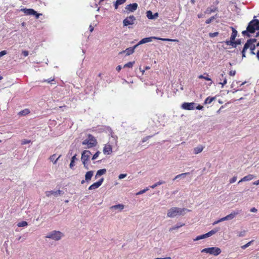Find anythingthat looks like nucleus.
<instances>
[{
  "mask_svg": "<svg viewBox=\"0 0 259 259\" xmlns=\"http://www.w3.org/2000/svg\"><path fill=\"white\" fill-rule=\"evenodd\" d=\"M256 30H259V20L254 19L249 23L246 30L243 31L242 33L243 35L250 37L249 33H253Z\"/></svg>",
  "mask_w": 259,
  "mask_h": 259,
  "instance_id": "1",
  "label": "nucleus"
},
{
  "mask_svg": "<svg viewBox=\"0 0 259 259\" xmlns=\"http://www.w3.org/2000/svg\"><path fill=\"white\" fill-rule=\"evenodd\" d=\"M64 236V235L62 232L53 230L48 233L45 237L57 241L61 240Z\"/></svg>",
  "mask_w": 259,
  "mask_h": 259,
  "instance_id": "2",
  "label": "nucleus"
},
{
  "mask_svg": "<svg viewBox=\"0 0 259 259\" xmlns=\"http://www.w3.org/2000/svg\"><path fill=\"white\" fill-rule=\"evenodd\" d=\"M186 210V209L176 207H171L170 208L167 213V217L168 218H174L178 215H181L183 214V212Z\"/></svg>",
  "mask_w": 259,
  "mask_h": 259,
  "instance_id": "3",
  "label": "nucleus"
},
{
  "mask_svg": "<svg viewBox=\"0 0 259 259\" xmlns=\"http://www.w3.org/2000/svg\"><path fill=\"white\" fill-rule=\"evenodd\" d=\"M97 144L96 138L91 134L88 136V138L84 140L82 142L83 145H87L85 148H90L96 146Z\"/></svg>",
  "mask_w": 259,
  "mask_h": 259,
  "instance_id": "4",
  "label": "nucleus"
},
{
  "mask_svg": "<svg viewBox=\"0 0 259 259\" xmlns=\"http://www.w3.org/2000/svg\"><path fill=\"white\" fill-rule=\"evenodd\" d=\"M153 39H159L161 40L162 41H178V40L177 39H172L169 38H159L155 36H152V37H145L143 39H142L137 45H138V46L145 44L147 42H151L152 41Z\"/></svg>",
  "mask_w": 259,
  "mask_h": 259,
  "instance_id": "5",
  "label": "nucleus"
},
{
  "mask_svg": "<svg viewBox=\"0 0 259 259\" xmlns=\"http://www.w3.org/2000/svg\"><path fill=\"white\" fill-rule=\"evenodd\" d=\"M201 252L217 256L221 253V250L219 247H212L204 248L201 251Z\"/></svg>",
  "mask_w": 259,
  "mask_h": 259,
  "instance_id": "6",
  "label": "nucleus"
},
{
  "mask_svg": "<svg viewBox=\"0 0 259 259\" xmlns=\"http://www.w3.org/2000/svg\"><path fill=\"white\" fill-rule=\"evenodd\" d=\"M21 11L23 12L24 14L27 15H35L36 18L38 19L39 16L41 15V14L37 13L33 9H21Z\"/></svg>",
  "mask_w": 259,
  "mask_h": 259,
  "instance_id": "7",
  "label": "nucleus"
},
{
  "mask_svg": "<svg viewBox=\"0 0 259 259\" xmlns=\"http://www.w3.org/2000/svg\"><path fill=\"white\" fill-rule=\"evenodd\" d=\"M91 155V152L89 150L83 151L81 155V160L83 165H85V162H87Z\"/></svg>",
  "mask_w": 259,
  "mask_h": 259,
  "instance_id": "8",
  "label": "nucleus"
},
{
  "mask_svg": "<svg viewBox=\"0 0 259 259\" xmlns=\"http://www.w3.org/2000/svg\"><path fill=\"white\" fill-rule=\"evenodd\" d=\"M135 20L136 18L134 16H130L123 20V25L126 26L130 25H133Z\"/></svg>",
  "mask_w": 259,
  "mask_h": 259,
  "instance_id": "9",
  "label": "nucleus"
},
{
  "mask_svg": "<svg viewBox=\"0 0 259 259\" xmlns=\"http://www.w3.org/2000/svg\"><path fill=\"white\" fill-rule=\"evenodd\" d=\"M195 103L193 102L187 103L185 102L182 105V108L185 110H191L195 108Z\"/></svg>",
  "mask_w": 259,
  "mask_h": 259,
  "instance_id": "10",
  "label": "nucleus"
},
{
  "mask_svg": "<svg viewBox=\"0 0 259 259\" xmlns=\"http://www.w3.org/2000/svg\"><path fill=\"white\" fill-rule=\"evenodd\" d=\"M232 32L231 36L230 37V40H226V43L227 45H232V44H234L233 42V40H235V39L237 35V31L234 28H232Z\"/></svg>",
  "mask_w": 259,
  "mask_h": 259,
  "instance_id": "11",
  "label": "nucleus"
},
{
  "mask_svg": "<svg viewBox=\"0 0 259 259\" xmlns=\"http://www.w3.org/2000/svg\"><path fill=\"white\" fill-rule=\"evenodd\" d=\"M104 178H101L99 181L94 183L92 185H91L89 188V190H92L98 188L102 184Z\"/></svg>",
  "mask_w": 259,
  "mask_h": 259,
  "instance_id": "12",
  "label": "nucleus"
},
{
  "mask_svg": "<svg viewBox=\"0 0 259 259\" xmlns=\"http://www.w3.org/2000/svg\"><path fill=\"white\" fill-rule=\"evenodd\" d=\"M137 8L138 4L137 3H133L127 5L125 7V9L130 12H134L137 9Z\"/></svg>",
  "mask_w": 259,
  "mask_h": 259,
  "instance_id": "13",
  "label": "nucleus"
},
{
  "mask_svg": "<svg viewBox=\"0 0 259 259\" xmlns=\"http://www.w3.org/2000/svg\"><path fill=\"white\" fill-rule=\"evenodd\" d=\"M138 46V45H136L134 46L133 47H130L127 48L125 50L120 52V54H122V53H126V55L129 56L132 54L134 51L135 49Z\"/></svg>",
  "mask_w": 259,
  "mask_h": 259,
  "instance_id": "14",
  "label": "nucleus"
},
{
  "mask_svg": "<svg viewBox=\"0 0 259 259\" xmlns=\"http://www.w3.org/2000/svg\"><path fill=\"white\" fill-rule=\"evenodd\" d=\"M61 191L57 190V191H48L46 192V195L47 197H50L51 195H53L55 197H57L61 194Z\"/></svg>",
  "mask_w": 259,
  "mask_h": 259,
  "instance_id": "15",
  "label": "nucleus"
},
{
  "mask_svg": "<svg viewBox=\"0 0 259 259\" xmlns=\"http://www.w3.org/2000/svg\"><path fill=\"white\" fill-rule=\"evenodd\" d=\"M103 152L105 154H111L112 152V146L110 144L105 145L103 148Z\"/></svg>",
  "mask_w": 259,
  "mask_h": 259,
  "instance_id": "16",
  "label": "nucleus"
},
{
  "mask_svg": "<svg viewBox=\"0 0 259 259\" xmlns=\"http://www.w3.org/2000/svg\"><path fill=\"white\" fill-rule=\"evenodd\" d=\"M254 178H255V176H254L253 175H251V174L248 175L244 177L243 178H242L238 182V183H240L242 182L250 181V180H252L253 179H254Z\"/></svg>",
  "mask_w": 259,
  "mask_h": 259,
  "instance_id": "17",
  "label": "nucleus"
},
{
  "mask_svg": "<svg viewBox=\"0 0 259 259\" xmlns=\"http://www.w3.org/2000/svg\"><path fill=\"white\" fill-rule=\"evenodd\" d=\"M124 208V205L118 204L117 205H113L110 207L111 210H118V211H121Z\"/></svg>",
  "mask_w": 259,
  "mask_h": 259,
  "instance_id": "18",
  "label": "nucleus"
},
{
  "mask_svg": "<svg viewBox=\"0 0 259 259\" xmlns=\"http://www.w3.org/2000/svg\"><path fill=\"white\" fill-rule=\"evenodd\" d=\"M94 175V171L91 170L86 172L85 175V179L86 182H89L92 179Z\"/></svg>",
  "mask_w": 259,
  "mask_h": 259,
  "instance_id": "19",
  "label": "nucleus"
},
{
  "mask_svg": "<svg viewBox=\"0 0 259 259\" xmlns=\"http://www.w3.org/2000/svg\"><path fill=\"white\" fill-rule=\"evenodd\" d=\"M203 146L202 145H198L197 147H195L193 149V153L195 154H197L198 153H200L203 150Z\"/></svg>",
  "mask_w": 259,
  "mask_h": 259,
  "instance_id": "20",
  "label": "nucleus"
},
{
  "mask_svg": "<svg viewBox=\"0 0 259 259\" xmlns=\"http://www.w3.org/2000/svg\"><path fill=\"white\" fill-rule=\"evenodd\" d=\"M220 80L223 81V82H220V84H222V88H223L227 82V78L224 77V74L222 73L220 77Z\"/></svg>",
  "mask_w": 259,
  "mask_h": 259,
  "instance_id": "21",
  "label": "nucleus"
},
{
  "mask_svg": "<svg viewBox=\"0 0 259 259\" xmlns=\"http://www.w3.org/2000/svg\"><path fill=\"white\" fill-rule=\"evenodd\" d=\"M106 172V169H101L98 170L96 173L95 178L97 179L99 177L104 175Z\"/></svg>",
  "mask_w": 259,
  "mask_h": 259,
  "instance_id": "22",
  "label": "nucleus"
},
{
  "mask_svg": "<svg viewBox=\"0 0 259 259\" xmlns=\"http://www.w3.org/2000/svg\"><path fill=\"white\" fill-rule=\"evenodd\" d=\"M238 212H232L231 213L227 215V216H226V220H231L232 219H233V218H235V217L238 214Z\"/></svg>",
  "mask_w": 259,
  "mask_h": 259,
  "instance_id": "23",
  "label": "nucleus"
},
{
  "mask_svg": "<svg viewBox=\"0 0 259 259\" xmlns=\"http://www.w3.org/2000/svg\"><path fill=\"white\" fill-rule=\"evenodd\" d=\"M247 233V231L245 230H243L241 231H236V233L237 234V236L239 237H242L245 236Z\"/></svg>",
  "mask_w": 259,
  "mask_h": 259,
  "instance_id": "24",
  "label": "nucleus"
},
{
  "mask_svg": "<svg viewBox=\"0 0 259 259\" xmlns=\"http://www.w3.org/2000/svg\"><path fill=\"white\" fill-rule=\"evenodd\" d=\"M61 155H59L58 157H56V154H53L50 157V160L54 163V164L56 163L57 160L60 157Z\"/></svg>",
  "mask_w": 259,
  "mask_h": 259,
  "instance_id": "25",
  "label": "nucleus"
},
{
  "mask_svg": "<svg viewBox=\"0 0 259 259\" xmlns=\"http://www.w3.org/2000/svg\"><path fill=\"white\" fill-rule=\"evenodd\" d=\"M189 172H185V173H183V174H180V175H178L177 176H176L175 178L173 179V180H176L178 179H179V178H182V179H184L185 178V177L189 175Z\"/></svg>",
  "mask_w": 259,
  "mask_h": 259,
  "instance_id": "26",
  "label": "nucleus"
},
{
  "mask_svg": "<svg viewBox=\"0 0 259 259\" xmlns=\"http://www.w3.org/2000/svg\"><path fill=\"white\" fill-rule=\"evenodd\" d=\"M215 99V97H207L205 101H204V104H210L213 101H214V100Z\"/></svg>",
  "mask_w": 259,
  "mask_h": 259,
  "instance_id": "27",
  "label": "nucleus"
},
{
  "mask_svg": "<svg viewBox=\"0 0 259 259\" xmlns=\"http://www.w3.org/2000/svg\"><path fill=\"white\" fill-rule=\"evenodd\" d=\"M218 231V230H212L208 232V233L205 234V238L209 237L212 235L214 234L217 232Z\"/></svg>",
  "mask_w": 259,
  "mask_h": 259,
  "instance_id": "28",
  "label": "nucleus"
},
{
  "mask_svg": "<svg viewBox=\"0 0 259 259\" xmlns=\"http://www.w3.org/2000/svg\"><path fill=\"white\" fill-rule=\"evenodd\" d=\"M29 113H30L29 110L28 109H25L21 111L20 112H19V115L24 116V115H27Z\"/></svg>",
  "mask_w": 259,
  "mask_h": 259,
  "instance_id": "29",
  "label": "nucleus"
},
{
  "mask_svg": "<svg viewBox=\"0 0 259 259\" xmlns=\"http://www.w3.org/2000/svg\"><path fill=\"white\" fill-rule=\"evenodd\" d=\"M146 16L149 19H154L153 14L151 11H147L146 12Z\"/></svg>",
  "mask_w": 259,
  "mask_h": 259,
  "instance_id": "30",
  "label": "nucleus"
},
{
  "mask_svg": "<svg viewBox=\"0 0 259 259\" xmlns=\"http://www.w3.org/2000/svg\"><path fill=\"white\" fill-rule=\"evenodd\" d=\"M43 82H48L49 83H51L52 84L56 83L54 78H50L48 79H45L44 80H43Z\"/></svg>",
  "mask_w": 259,
  "mask_h": 259,
  "instance_id": "31",
  "label": "nucleus"
},
{
  "mask_svg": "<svg viewBox=\"0 0 259 259\" xmlns=\"http://www.w3.org/2000/svg\"><path fill=\"white\" fill-rule=\"evenodd\" d=\"M251 45V40H247V42L245 43V44L244 46L243 50L244 51L247 50L248 49L250 48Z\"/></svg>",
  "mask_w": 259,
  "mask_h": 259,
  "instance_id": "32",
  "label": "nucleus"
},
{
  "mask_svg": "<svg viewBox=\"0 0 259 259\" xmlns=\"http://www.w3.org/2000/svg\"><path fill=\"white\" fill-rule=\"evenodd\" d=\"M164 183V182L162 181H159V182L156 183L155 184H154V185L150 186V188H152V189H154L155 188V187H156L157 186H159V185H160L161 184H163Z\"/></svg>",
  "mask_w": 259,
  "mask_h": 259,
  "instance_id": "33",
  "label": "nucleus"
},
{
  "mask_svg": "<svg viewBox=\"0 0 259 259\" xmlns=\"http://www.w3.org/2000/svg\"><path fill=\"white\" fill-rule=\"evenodd\" d=\"M75 160H76V155H74L71 158V162L69 165L70 168H72V167L74 166V162Z\"/></svg>",
  "mask_w": 259,
  "mask_h": 259,
  "instance_id": "34",
  "label": "nucleus"
},
{
  "mask_svg": "<svg viewBox=\"0 0 259 259\" xmlns=\"http://www.w3.org/2000/svg\"><path fill=\"white\" fill-rule=\"evenodd\" d=\"M233 42L234 44H232V45H230V46H232L233 48H236L237 47V45L241 44V40L240 39H237L236 41L233 40Z\"/></svg>",
  "mask_w": 259,
  "mask_h": 259,
  "instance_id": "35",
  "label": "nucleus"
},
{
  "mask_svg": "<svg viewBox=\"0 0 259 259\" xmlns=\"http://www.w3.org/2000/svg\"><path fill=\"white\" fill-rule=\"evenodd\" d=\"M254 242L253 240H251L249 242H248L247 243H246V244L242 246L241 247L242 249H246L247 247H249L251 244H252V243Z\"/></svg>",
  "mask_w": 259,
  "mask_h": 259,
  "instance_id": "36",
  "label": "nucleus"
},
{
  "mask_svg": "<svg viewBox=\"0 0 259 259\" xmlns=\"http://www.w3.org/2000/svg\"><path fill=\"white\" fill-rule=\"evenodd\" d=\"M27 225H28V224H27V222H26V221H22V222H21L17 224V226L19 227H22L27 226Z\"/></svg>",
  "mask_w": 259,
  "mask_h": 259,
  "instance_id": "37",
  "label": "nucleus"
},
{
  "mask_svg": "<svg viewBox=\"0 0 259 259\" xmlns=\"http://www.w3.org/2000/svg\"><path fill=\"white\" fill-rule=\"evenodd\" d=\"M134 63H135L134 61L128 62L127 63L125 64L124 65L123 67L124 68H125V67L132 68Z\"/></svg>",
  "mask_w": 259,
  "mask_h": 259,
  "instance_id": "38",
  "label": "nucleus"
},
{
  "mask_svg": "<svg viewBox=\"0 0 259 259\" xmlns=\"http://www.w3.org/2000/svg\"><path fill=\"white\" fill-rule=\"evenodd\" d=\"M216 10V9L215 8H208L206 10V11H205V13H207V14H210L212 12H214Z\"/></svg>",
  "mask_w": 259,
  "mask_h": 259,
  "instance_id": "39",
  "label": "nucleus"
},
{
  "mask_svg": "<svg viewBox=\"0 0 259 259\" xmlns=\"http://www.w3.org/2000/svg\"><path fill=\"white\" fill-rule=\"evenodd\" d=\"M148 190H149V187H147L145 189H143L142 190L140 191L139 192H137L136 193V195H139L145 193Z\"/></svg>",
  "mask_w": 259,
  "mask_h": 259,
  "instance_id": "40",
  "label": "nucleus"
},
{
  "mask_svg": "<svg viewBox=\"0 0 259 259\" xmlns=\"http://www.w3.org/2000/svg\"><path fill=\"white\" fill-rule=\"evenodd\" d=\"M206 238L205 236V234H203L201 235L198 236L196 238L194 239V241H198L201 239H203Z\"/></svg>",
  "mask_w": 259,
  "mask_h": 259,
  "instance_id": "41",
  "label": "nucleus"
},
{
  "mask_svg": "<svg viewBox=\"0 0 259 259\" xmlns=\"http://www.w3.org/2000/svg\"><path fill=\"white\" fill-rule=\"evenodd\" d=\"M199 78H203V79H204L206 80H209V81H210L211 80V79L210 78H209L208 77V75L207 74L206 76H204L203 75H200L199 76Z\"/></svg>",
  "mask_w": 259,
  "mask_h": 259,
  "instance_id": "42",
  "label": "nucleus"
},
{
  "mask_svg": "<svg viewBox=\"0 0 259 259\" xmlns=\"http://www.w3.org/2000/svg\"><path fill=\"white\" fill-rule=\"evenodd\" d=\"M218 34H219V32H213V33H209V36L210 37H215V36H218Z\"/></svg>",
  "mask_w": 259,
  "mask_h": 259,
  "instance_id": "43",
  "label": "nucleus"
},
{
  "mask_svg": "<svg viewBox=\"0 0 259 259\" xmlns=\"http://www.w3.org/2000/svg\"><path fill=\"white\" fill-rule=\"evenodd\" d=\"M100 154V152L97 151L93 156L92 160H95L98 158L99 154Z\"/></svg>",
  "mask_w": 259,
  "mask_h": 259,
  "instance_id": "44",
  "label": "nucleus"
},
{
  "mask_svg": "<svg viewBox=\"0 0 259 259\" xmlns=\"http://www.w3.org/2000/svg\"><path fill=\"white\" fill-rule=\"evenodd\" d=\"M215 19L214 17H210V18L208 19L207 20H206V22L205 23L206 24H209L210 23H211L214 19Z\"/></svg>",
  "mask_w": 259,
  "mask_h": 259,
  "instance_id": "45",
  "label": "nucleus"
},
{
  "mask_svg": "<svg viewBox=\"0 0 259 259\" xmlns=\"http://www.w3.org/2000/svg\"><path fill=\"white\" fill-rule=\"evenodd\" d=\"M183 225H176L172 228H171L170 229H169V231H172L173 230H175V229H177L179 228H180L181 227L183 226Z\"/></svg>",
  "mask_w": 259,
  "mask_h": 259,
  "instance_id": "46",
  "label": "nucleus"
},
{
  "mask_svg": "<svg viewBox=\"0 0 259 259\" xmlns=\"http://www.w3.org/2000/svg\"><path fill=\"white\" fill-rule=\"evenodd\" d=\"M236 180H237V177L235 176V177H233L232 179H231L230 180L229 182H230V183L232 184V183L235 182Z\"/></svg>",
  "mask_w": 259,
  "mask_h": 259,
  "instance_id": "47",
  "label": "nucleus"
},
{
  "mask_svg": "<svg viewBox=\"0 0 259 259\" xmlns=\"http://www.w3.org/2000/svg\"><path fill=\"white\" fill-rule=\"evenodd\" d=\"M152 137V136H147V137L144 138L142 140V142L144 143V142H146L148 140H149Z\"/></svg>",
  "mask_w": 259,
  "mask_h": 259,
  "instance_id": "48",
  "label": "nucleus"
},
{
  "mask_svg": "<svg viewBox=\"0 0 259 259\" xmlns=\"http://www.w3.org/2000/svg\"><path fill=\"white\" fill-rule=\"evenodd\" d=\"M126 0H116V2H117V4H119L120 5L124 4L126 2Z\"/></svg>",
  "mask_w": 259,
  "mask_h": 259,
  "instance_id": "49",
  "label": "nucleus"
},
{
  "mask_svg": "<svg viewBox=\"0 0 259 259\" xmlns=\"http://www.w3.org/2000/svg\"><path fill=\"white\" fill-rule=\"evenodd\" d=\"M30 142V140L25 139L22 141V145L27 144L29 143Z\"/></svg>",
  "mask_w": 259,
  "mask_h": 259,
  "instance_id": "50",
  "label": "nucleus"
},
{
  "mask_svg": "<svg viewBox=\"0 0 259 259\" xmlns=\"http://www.w3.org/2000/svg\"><path fill=\"white\" fill-rule=\"evenodd\" d=\"M249 49L250 51L254 50L255 49V45L254 44H251Z\"/></svg>",
  "mask_w": 259,
  "mask_h": 259,
  "instance_id": "51",
  "label": "nucleus"
},
{
  "mask_svg": "<svg viewBox=\"0 0 259 259\" xmlns=\"http://www.w3.org/2000/svg\"><path fill=\"white\" fill-rule=\"evenodd\" d=\"M126 176V174H120L119 175L118 178L119 179H122L125 178Z\"/></svg>",
  "mask_w": 259,
  "mask_h": 259,
  "instance_id": "52",
  "label": "nucleus"
},
{
  "mask_svg": "<svg viewBox=\"0 0 259 259\" xmlns=\"http://www.w3.org/2000/svg\"><path fill=\"white\" fill-rule=\"evenodd\" d=\"M7 54L6 51H2L0 52V58Z\"/></svg>",
  "mask_w": 259,
  "mask_h": 259,
  "instance_id": "53",
  "label": "nucleus"
},
{
  "mask_svg": "<svg viewBox=\"0 0 259 259\" xmlns=\"http://www.w3.org/2000/svg\"><path fill=\"white\" fill-rule=\"evenodd\" d=\"M22 54L25 57L27 56L29 54L28 52L27 51H23L22 52Z\"/></svg>",
  "mask_w": 259,
  "mask_h": 259,
  "instance_id": "54",
  "label": "nucleus"
},
{
  "mask_svg": "<svg viewBox=\"0 0 259 259\" xmlns=\"http://www.w3.org/2000/svg\"><path fill=\"white\" fill-rule=\"evenodd\" d=\"M236 71H231L229 72V75L230 76H234L235 75Z\"/></svg>",
  "mask_w": 259,
  "mask_h": 259,
  "instance_id": "55",
  "label": "nucleus"
},
{
  "mask_svg": "<svg viewBox=\"0 0 259 259\" xmlns=\"http://www.w3.org/2000/svg\"><path fill=\"white\" fill-rule=\"evenodd\" d=\"M196 108L198 110H202L203 108V106L199 105L196 107Z\"/></svg>",
  "mask_w": 259,
  "mask_h": 259,
  "instance_id": "56",
  "label": "nucleus"
},
{
  "mask_svg": "<svg viewBox=\"0 0 259 259\" xmlns=\"http://www.w3.org/2000/svg\"><path fill=\"white\" fill-rule=\"evenodd\" d=\"M250 211L252 212H256L257 211V209L255 207H252L250 209Z\"/></svg>",
  "mask_w": 259,
  "mask_h": 259,
  "instance_id": "57",
  "label": "nucleus"
},
{
  "mask_svg": "<svg viewBox=\"0 0 259 259\" xmlns=\"http://www.w3.org/2000/svg\"><path fill=\"white\" fill-rule=\"evenodd\" d=\"M248 40H251V44H254V42L256 41V39L255 38L250 39Z\"/></svg>",
  "mask_w": 259,
  "mask_h": 259,
  "instance_id": "58",
  "label": "nucleus"
},
{
  "mask_svg": "<svg viewBox=\"0 0 259 259\" xmlns=\"http://www.w3.org/2000/svg\"><path fill=\"white\" fill-rule=\"evenodd\" d=\"M89 29H90V31L91 32H93V31L94 30V27L92 26V25H90Z\"/></svg>",
  "mask_w": 259,
  "mask_h": 259,
  "instance_id": "59",
  "label": "nucleus"
},
{
  "mask_svg": "<svg viewBox=\"0 0 259 259\" xmlns=\"http://www.w3.org/2000/svg\"><path fill=\"white\" fill-rule=\"evenodd\" d=\"M158 16V13H155L154 14H153L154 19L157 18Z\"/></svg>",
  "mask_w": 259,
  "mask_h": 259,
  "instance_id": "60",
  "label": "nucleus"
},
{
  "mask_svg": "<svg viewBox=\"0 0 259 259\" xmlns=\"http://www.w3.org/2000/svg\"><path fill=\"white\" fill-rule=\"evenodd\" d=\"M245 51H244V50H242V57H245Z\"/></svg>",
  "mask_w": 259,
  "mask_h": 259,
  "instance_id": "61",
  "label": "nucleus"
},
{
  "mask_svg": "<svg viewBox=\"0 0 259 259\" xmlns=\"http://www.w3.org/2000/svg\"><path fill=\"white\" fill-rule=\"evenodd\" d=\"M121 69V66L120 65H118L117 67H116V70L117 71H119Z\"/></svg>",
  "mask_w": 259,
  "mask_h": 259,
  "instance_id": "62",
  "label": "nucleus"
},
{
  "mask_svg": "<svg viewBox=\"0 0 259 259\" xmlns=\"http://www.w3.org/2000/svg\"><path fill=\"white\" fill-rule=\"evenodd\" d=\"M253 185H259V180L254 182L253 183Z\"/></svg>",
  "mask_w": 259,
  "mask_h": 259,
  "instance_id": "63",
  "label": "nucleus"
},
{
  "mask_svg": "<svg viewBox=\"0 0 259 259\" xmlns=\"http://www.w3.org/2000/svg\"><path fill=\"white\" fill-rule=\"evenodd\" d=\"M256 55V58H257V60L259 61V51H257Z\"/></svg>",
  "mask_w": 259,
  "mask_h": 259,
  "instance_id": "64",
  "label": "nucleus"
}]
</instances>
